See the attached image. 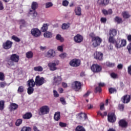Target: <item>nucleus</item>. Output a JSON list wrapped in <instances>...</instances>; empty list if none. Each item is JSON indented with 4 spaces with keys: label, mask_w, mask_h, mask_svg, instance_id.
<instances>
[{
    "label": "nucleus",
    "mask_w": 131,
    "mask_h": 131,
    "mask_svg": "<svg viewBox=\"0 0 131 131\" xmlns=\"http://www.w3.org/2000/svg\"><path fill=\"white\" fill-rule=\"evenodd\" d=\"M89 36L92 38V41L93 42L92 46L94 48H97L100 46L101 43H102V39L99 36H95L94 33H91L90 34Z\"/></svg>",
    "instance_id": "1"
},
{
    "label": "nucleus",
    "mask_w": 131,
    "mask_h": 131,
    "mask_svg": "<svg viewBox=\"0 0 131 131\" xmlns=\"http://www.w3.org/2000/svg\"><path fill=\"white\" fill-rule=\"evenodd\" d=\"M50 113V107L48 105H43L40 107L39 115H46Z\"/></svg>",
    "instance_id": "2"
},
{
    "label": "nucleus",
    "mask_w": 131,
    "mask_h": 131,
    "mask_svg": "<svg viewBox=\"0 0 131 131\" xmlns=\"http://www.w3.org/2000/svg\"><path fill=\"white\" fill-rule=\"evenodd\" d=\"M35 85L37 86H40V85H42L43 83H46L47 81L43 77H40L39 75H38L36 77L35 80Z\"/></svg>",
    "instance_id": "3"
},
{
    "label": "nucleus",
    "mask_w": 131,
    "mask_h": 131,
    "mask_svg": "<svg viewBox=\"0 0 131 131\" xmlns=\"http://www.w3.org/2000/svg\"><path fill=\"white\" fill-rule=\"evenodd\" d=\"M81 63V61L79 59L74 58L70 61L69 65L72 67H79Z\"/></svg>",
    "instance_id": "4"
},
{
    "label": "nucleus",
    "mask_w": 131,
    "mask_h": 131,
    "mask_svg": "<svg viewBox=\"0 0 131 131\" xmlns=\"http://www.w3.org/2000/svg\"><path fill=\"white\" fill-rule=\"evenodd\" d=\"M82 86V84H81V82L77 81H74L72 84V89L76 92H78L79 90H81Z\"/></svg>",
    "instance_id": "5"
},
{
    "label": "nucleus",
    "mask_w": 131,
    "mask_h": 131,
    "mask_svg": "<svg viewBox=\"0 0 131 131\" xmlns=\"http://www.w3.org/2000/svg\"><path fill=\"white\" fill-rule=\"evenodd\" d=\"M91 69L94 73H99V72L102 71V66L98 64H93L91 66Z\"/></svg>",
    "instance_id": "6"
},
{
    "label": "nucleus",
    "mask_w": 131,
    "mask_h": 131,
    "mask_svg": "<svg viewBox=\"0 0 131 131\" xmlns=\"http://www.w3.org/2000/svg\"><path fill=\"white\" fill-rule=\"evenodd\" d=\"M62 76L57 75L53 77V83L55 85H60L62 83Z\"/></svg>",
    "instance_id": "7"
},
{
    "label": "nucleus",
    "mask_w": 131,
    "mask_h": 131,
    "mask_svg": "<svg viewBox=\"0 0 131 131\" xmlns=\"http://www.w3.org/2000/svg\"><path fill=\"white\" fill-rule=\"evenodd\" d=\"M117 117L115 113H111V114H108L107 115V120L108 122H111V123H114L115 121H116Z\"/></svg>",
    "instance_id": "8"
},
{
    "label": "nucleus",
    "mask_w": 131,
    "mask_h": 131,
    "mask_svg": "<svg viewBox=\"0 0 131 131\" xmlns=\"http://www.w3.org/2000/svg\"><path fill=\"white\" fill-rule=\"evenodd\" d=\"M59 63L60 61H59V60H56L55 61V62L49 63L48 66L51 71H55V70H57V67H56V66L59 65Z\"/></svg>",
    "instance_id": "9"
},
{
    "label": "nucleus",
    "mask_w": 131,
    "mask_h": 131,
    "mask_svg": "<svg viewBox=\"0 0 131 131\" xmlns=\"http://www.w3.org/2000/svg\"><path fill=\"white\" fill-rule=\"evenodd\" d=\"M31 33L33 36L34 37H39L40 36V34H41V32L40 30H39L37 28H33L31 30Z\"/></svg>",
    "instance_id": "10"
},
{
    "label": "nucleus",
    "mask_w": 131,
    "mask_h": 131,
    "mask_svg": "<svg viewBox=\"0 0 131 131\" xmlns=\"http://www.w3.org/2000/svg\"><path fill=\"white\" fill-rule=\"evenodd\" d=\"M45 56L47 58L52 59L56 56V52L53 49H50L48 51Z\"/></svg>",
    "instance_id": "11"
},
{
    "label": "nucleus",
    "mask_w": 131,
    "mask_h": 131,
    "mask_svg": "<svg viewBox=\"0 0 131 131\" xmlns=\"http://www.w3.org/2000/svg\"><path fill=\"white\" fill-rule=\"evenodd\" d=\"M130 95H124L121 98V101L124 104H127L130 102Z\"/></svg>",
    "instance_id": "12"
},
{
    "label": "nucleus",
    "mask_w": 131,
    "mask_h": 131,
    "mask_svg": "<svg viewBox=\"0 0 131 131\" xmlns=\"http://www.w3.org/2000/svg\"><path fill=\"white\" fill-rule=\"evenodd\" d=\"M119 126L123 128H126L128 126V123L124 119H121L118 122Z\"/></svg>",
    "instance_id": "13"
},
{
    "label": "nucleus",
    "mask_w": 131,
    "mask_h": 131,
    "mask_svg": "<svg viewBox=\"0 0 131 131\" xmlns=\"http://www.w3.org/2000/svg\"><path fill=\"white\" fill-rule=\"evenodd\" d=\"M74 41L76 43H80L83 41V37L80 34H77L74 37Z\"/></svg>",
    "instance_id": "14"
},
{
    "label": "nucleus",
    "mask_w": 131,
    "mask_h": 131,
    "mask_svg": "<svg viewBox=\"0 0 131 131\" xmlns=\"http://www.w3.org/2000/svg\"><path fill=\"white\" fill-rule=\"evenodd\" d=\"M12 46H13V42L9 40L3 43V48H4L5 50H9V49H11Z\"/></svg>",
    "instance_id": "15"
},
{
    "label": "nucleus",
    "mask_w": 131,
    "mask_h": 131,
    "mask_svg": "<svg viewBox=\"0 0 131 131\" xmlns=\"http://www.w3.org/2000/svg\"><path fill=\"white\" fill-rule=\"evenodd\" d=\"M10 60L14 63H18L20 60V56L16 54H13L10 56Z\"/></svg>",
    "instance_id": "16"
},
{
    "label": "nucleus",
    "mask_w": 131,
    "mask_h": 131,
    "mask_svg": "<svg viewBox=\"0 0 131 131\" xmlns=\"http://www.w3.org/2000/svg\"><path fill=\"white\" fill-rule=\"evenodd\" d=\"M76 118L79 119V120H81L83 118H84V120L88 118V115L85 113H79L77 114L76 115Z\"/></svg>",
    "instance_id": "17"
},
{
    "label": "nucleus",
    "mask_w": 131,
    "mask_h": 131,
    "mask_svg": "<svg viewBox=\"0 0 131 131\" xmlns=\"http://www.w3.org/2000/svg\"><path fill=\"white\" fill-rule=\"evenodd\" d=\"M94 58L96 60H99V61H102L103 60V53L100 52H96Z\"/></svg>",
    "instance_id": "18"
},
{
    "label": "nucleus",
    "mask_w": 131,
    "mask_h": 131,
    "mask_svg": "<svg viewBox=\"0 0 131 131\" xmlns=\"http://www.w3.org/2000/svg\"><path fill=\"white\" fill-rule=\"evenodd\" d=\"M102 14L104 16H108V15H112L113 14V11L112 9H108V10L103 9L101 10Z\"/></svg>",
    "instance_id": "19"
},
{
    "label": "nucleus",
    "mask_w": 131,
    "mask_h": 131,
    "mask_svg": "<svg viewBox=\"0 0 131 131\" xmlns=\"http://www.w3.org/2000/svg\"><path fill=\"white\" fill-rule=\"evenodd\" d=\"M98 4L99 6L106 7V6L109 5V0H98Z\"/></svg>",
    "instance_id": "20"
},
{
    "label": "nucleus",
    "mask_w": 131,
    "mask_h": 131,
    "mask_svg": "<svg viewBox=\"0 0 131 131\" xmlns=\"http://www.w3.org/2000/svg\"><path fill=\"white\" fill-rule=\"evenodd\" d=\"M110 36H116L117 35V30L115 29H111L108 32Z\"/></svg>",
    "instance_id": "21"
},
{
    "label": "nucleus",
    "mask_w": 131,
    "mask_h": 131,
    "mask_svg": "<svg viewBox=\"0 0 131 131\" xmlns=\"http://www.w3.org/2000/svg\"><path fill=\"white\" fill-rule=\"evenodd\" d=\"M19 108V105L15 103H11L10 104V111H14L17 110Z\"/></svg>",
    "instance_id": "22"
},
{
    "label": "nucleus",
    "mask_w": 131,
    "mask_h": 131,
    "mask_svg": "<svg viewBox=\"0 0 131 131\" xmlns=\"http://www.w3.org/2000/svg\"><path fill=\"white\" fill-rule=\"evenodd\" d=\"M32 117V114L30 112H27L23 115V119H30Z\"/></svg>",
    "instance_id": "23"
},
{
    "label": "nucleus",
    "mask_w": 131,
    "mask_h": 131,
    "mask_svg": "<svg viewBox=\"0 0 131 131\" xmlns=\"http://www.w3.org/2000/svg\"><path fill=\"white\" fill-rule=\"evenodd\" d=\"M27 84L28 86H32L34 87L35 86V81L34 82V80L33 79H29L27 82Z\"/></svg>",
    "instance_id": "24"
},
{
    "label": "nucleus",
    "mask_w": 131,
    "mask_h": 131,
    "mask_svg": "<svg viewBox=\"0 0 131 131\" xmlns=\"http://www.w3.org/2000/svg\"><path fill=\"white\" fill-rule=\"evenodd\" d=\"M61 118V115L60 112H57L55 113L54 116V119L55 121H59Z\"/></svg>",
    "instance_id": "25"
},
{
    "label": "nucleus",
    "mask_w": 131,
    "mask_h": 131,
    "mask_svg": "<svg viewBox=\"0 0 131 131\" xmlns=\"http://www.w3.org/2000/svg\"><path fill=\"white\" fill-rule=\"evenodd\" d=\"M43 36L47 38H51L53 37V33L52 32L46 31L44 33Z\"/></svg>",
    "instance_id": "26"
},
{
    "label": "nucleus",
    "mask_w": 131,
    "mask_h": 131,
    "mask_svg": "<svg viewBox=\"0 0 131 131\" xmlns=\"http://www.w3.org/2000/svg\"><path fill=\"white\" fill-rule=\"evenodd\" d=\"M48 29H49V25L48 24H43L40 31L41 32H46L48 31Z\"/></svg>",
    "instance_id": "27"
},
{
    "label": "nucleus",
    "mask_w": 131,
    "mask_h": 131,
    "mask_svg": "<svg viewBox=\"0 0 131 131\" xmlns=\"http://www.w3.org/2000/svg\"><path fill=\"white\" fill-rule=\"evenodd\" d=\"M38 8V4L36 2H33L31 5V9L32 11H36V9Z\"/></svg>",
    "instance_id": "28"
},
{
    "label": "nucleus",
    "mask_w": 131,
    "mask_h": 131,
    "mask_svg": "<svg viewBox=\"0 0 131 131\" xmlns=\"http://www.w3.org/2000/svg\"><path fill=\"white\" fill-rule=\"evenodd\" d=\"M75 13L77 16H81V8L79 7H77L75 9Z\"/></svg>",
    "instance_id": "29"
},
{
    "label": "nucleus",
    "mask_w": 131,
    "mask_h": 131,
    "mask_svg": "<svg viewBox=\"0 0 131 131\" xmlns=\"http://www.w3.org/2000/svg\"><path fill=\"white\" fill-rule=\"evenodd\" d=\"M122 16L124 19H128V18H130V14L127 11H124L122 13Z\"/></svg>",
    "instance_id": "30"
},
{
    "label": "nucleus",
    "mask_w": 131,
    "mask_h": 131,
    "mask_svg": "<svg viewBox=\"0 0 131 131\" xmlns=\"http://www.w3.org/2000/svg\"><path fill=\"white\" fill-rule=\"evenodd\" d=\"M26 57L28 59H31L33 58V52H32V51H28L26 54Z\"/></svg>",
    "instance_id": "31"
},
{
    "label": "nucleus",
    "mask_w": 131,
    "mask_h": 131,
    "mask_svg": "<svg viewBox=\"0 0 131 131\" xmlns=\"http://www.w3.org/2000/svg\"><path fill=\"white\" fill-rule=\"evenodd\" d=\"M108 42H110V43L114 44L115 42H116V40H115L114 37L110 36L108 38Z\"/></svg>",
    "instance_id": "32"
},
{
    "label": "nucleus",
    "mask_w": 131,
    "mask_h": 131,
    "mask_svg": "<svg viewBox=\"0 0 131 131\" xmlns=\"http://www.w3.org/2000/svg\"><path fill=\"white\" fill-rule=\"evenodd\" d=\"M34 87L29 86V88L27 89V93L28 95H31L33 94V92H34V89H33Z\"/></svg>",
    "instance_id": "33"
},
{
    "label": "nucleus",
    "mask_w": 131,
    "mask_h": 131,
    "mask_svg": "<svg viewBox=\"0 0 131 131\" xmlns=\"http://www.w3.org/2000/svg\"><path fill=\"white\" fill-rule=\"evenodd\" d=\"M115 22L117 23L118 24H120V23H122V18L119 16H116L115 18Z\"/></svg>",
    "instance_id": "34"
},
{
    "label": "nucleus",
    "mask_w": 131,
    "mask_h": 131,
    "mask_svg": "<svg viewBox=\"0 0 131 131\" xmlns=\"http://www.w3.org/2000/svg\"><path fill=\"white\" fill-rule=\"evenodd\" d=\"M75 131H86V130H85V128L83 127V126L78 125L75 128Z\"/></svg>",
    "instance_id": "35"
},
{
    "label": "nucleus",
    "mask_w": 131,
    "mask_h": 131,
    "mask_svg": "<svg viewBox=\"0 0 131 131\" xmlns=\"http://www.w3.org/2000/svg\"><path fill=\"white\" fill-rule=\"evenodd\" d=\"M32 13H33L32 17L33 19H35L36 17H37V12H36V10L33 11V10H30L29 12V14H32Z\"/></svg>",
    "instance_id": "36"
},
{
    "label": "nucleus",
    "mask_w": 131,
    "mask_h": 131,
    "mask_svg": "<svg viewBox=\"0 0 131 131\" xmlns=\"http://www.w3.org/2000/svg\"><path fill=\"white\" fill-rule=\"evenodd\" d=\"M5 109V101L0 100V111H3Z\"/></svg>",
    "instance_id": "37"
},
{
    "label": "nucleus",
    "mask_w": 131,
    "mask_h": 131,
    "mask_svg": "<svg viewBox=\"0 0 131 131\" xmlns=\"http://www.w3.org/2000/svg\"><path fill=\"white\" fill-rule=\"evenodd\" d=\"M22 122H23V120L22 119H18L15 122L16 126H20L21 125Z\"/></svg>",
    "instance_id": "38"
},
{
    "label": "nucleus",
    "mask_w": 131,
    "mask_h": 131,
    "mask_svg": "<svg viewBox=\"0 0 131 131\" xmlns=\"http://www.w3.org/2000/svg\"><path fill=\"white\" fill-rule=\"evenodd\" d=\"M25 20L24 19H21L19 20V24L20 25V29H22L23 27H25Z\"/></svg>",
    "instance_id": "39"
},
{
    "label": "nucleus",
    "mask_w": 131,
    "mask_h": 131,
    "mask_svg": "<svg viewBox=\"0 0 131 131\" xmlns=\"http://www.w3.org/2000/svg\"><path fill=\"white\" fill-rule=\"evenodd\" d=\"M106 65L107 67L113 68L114 66H115V63L107 61L106 62Z\"/></svg>",
    "instance_id": "40"
},
{
    "label": "nucleus",
    "mask_w": 131,
    "mask_h": 131,
    "mask_svg": "<svg viewBox=\"0 0 131 131\" xmlns=\"http://www.w3.org/2000/svg\"><path fill=\"white\" fill-rule=\"evenodd\" d=\"M56 39L57 40H60L61 42H63V41H64V38L62 37V36L60 34H57L56 35Z\"/></svg>",
    "instance_id": "41"
},
{
    "label": "nucleus",
    "mask_w": 131,
    "mask_h": 131,
    "mask_svg": "<svg viewBox=\"0 0 131 131\" xmlns=\"http://www.w3.org/2000/svg\"><path fill=\"white\" fill-rule=\"evenodd\" d=\"M12 39H13V40H14V41H16V42H20V38H19L18 37L15 36V35H13L11 37Z\"/></svg>",
    "instance_id": "42"
},
{
    "label": "nucleus",
    "mask_w": 131,
    "mask_h": 131,
    "mask_svg": "<svg viewBox=\"0 0 131 131\" xmlns=\"http://www.w3.org/2000/svg\"><path fill=\"white\" fill-rule=\"evenodd\" d=\"M34 70L35 71H38V72H41V71H42V70H43V69L42 68V67H41L40 66H38V67H34Z\"/></svg>",
    "instance_id": "43"
},
{
    "label": "nucleus",
    "mask_w": 131,
    "mask_h": 131,
    "mask_svg": "<svg viewBox=\"0 0 131 131\" xmlns=\"http://www.w3.org/2000/svg\"><path fill=\"white\" fill-rule=\"evenodd\" d=\"M121 43H120V46H119V47H121V48H122V47H125V46H126V40L125 39H122L121 40Z\"/></svg>",
    "instance_id": "44"
},
{
    "label": "nucleus",
    "mask_w": 131,
    "mask_h": 131,
    "mask_svg": "<svg viewBox=\"0 0 131 131\" xmlns=\"http://www.w3.org/2000/svg\"><path fill=\"white\" fill-rule=\"evenodd\" d=\"M17 92L19 94H21L23 93V92H24V86H19L17 90Z\"/></svg>",
    "instance_id": "45"
},
{
    "label": "nucleus",
    "mask_w": 131,
    "mask_h": 131,
    "mask_svg": "<svg viewBox=\"0 0 131 131\" xmlns=\"http://www.w3.org/2000/svg\"><path fill=\"white\" fill-rule=\"evenodd\" d=\"M20 131H31V127L24 126L22 127Z\"/></svg>",
    "instance_id": "46"
},
{
    "label": "nucleus",
    "mask_w": 131,
    "mask_h": 131,
    "mask_svg": "<svg viewBox=\"0 0 131 131\" xmlns=\"http://www.w3.org/2000/svg\"><path fill=\"white\" fill-rule=\"evenodd\" d=\"M97 114L98 115H100L101 117H104V116H107V112H104L103 114L100 111H98L97 112Z\"/></svg>",
    "instance_id": "47"
},
{
    "label": "nucleus",
    "mask_w": 131,
    "mask_h": 131,
    "mask_svg": "<svg viewBox=\"0 0 131 131\" xmlns=\"http://www.w3.org/2000/svg\"><path fill=\"white\" fill-rule=\"evenodd\" d=\"M108 92L110 94H114V93H116L117 90L115 88H111L108 89Z\"/></svg>",
    "instance_id": "48"
},
{
    "label": "nucleus",
    "mask_w": 131,
    "mask_h": 131,
    "mask_svg": "<svg viewBox=\"0 0 131 131\" xmlns=\"http://www.w3.org/2000/svg\"><path fill=\"white\" fill-rule=\"evenodd\" d=\"M118 109L120 111H123L124 110V104H119L118 105Z\"/></svg>",
    "instance_id": "49"
},
{
    "label": "nucleus",
    "mask_w": 131,
    "mask_h": 131,
    "mask_svg": "<svg viewBox=\"0 0 131 131\" xmlns=\"http://www.w3.org/2000/svg\"><path fill=\"white\" fill-rule=\"evenodd\" d=\"M70 27V26L68 25V24L64 23L61 26L62 29L66 30L68 29V28Z\"/></svg>",
    "instance_id": "50"
},
{
    "label": "nucleus",
    "mask_w": 131,
    "mask_h": 131,
    "mask_svg": "<svg viewBox=\"0 0 131 131\" xmlns=\"http://www.w3.org/2000/svg\"><path fill=\"white\" fill-rule=\"evenodd\" d=\"M102 92V88L101 87L97 86L95 88L94 92L97 93H101Z\"/></svg>",
    "instance_id": "51"
},
{
    "label": "nucleus",
    "mask_w": 131,
    "mask_h": 131,
    "mask_svg": "<svg viewBox=\"0 0 131 131\" xmlns=\"http://www.w3.org/2000/svg\"><path fill=\"white\" fill-rule=\"evenodd\" d=\"M68 5H69V2L67 0H64L62 1V6L63 7H68Z\"/></svg>",
    "instance_id": "52"
},
{
    "label": "nucleus",
    "mask_w": 131,
    "mask_h": 131,
    "mask_svg": "<svg viewBox=\"0 0 131 131\" xmlns=\"http://www.w3.org/2000/svg\"><path fill=\"white\" fill-rule=\"evenodd\" d=\"M51 7H53V3H52L51 2H48L46 4V9L51 8Z\"/></svg>",
    "instance_id": "53"
},
{
    "label": "nucleus",
    "mask_w": 131,
    "mask_h": 131,
    "mask_svg": "<svg viewBox=\"0 0 131 131\" xmlns=\"http://www.w3.org/2000/svg\"><path fill=\"white\" fill-rule=\"evenodd\" d=\"M59 125L60 127H66L67 126V123L60 122L59 123Z\"/></svg>",
    "instance_id": "54"
},
{
    "label": "nucleus",
    "mask_w": 131,
    "mask_h": 131,
    "mask_svg": "<svg viewBox=\"0 0 131 131\" xmlns=\"http://www.w3.org/2000/svg\"><path fill=\"white\" fill-rule=\"evenodd\" d=\"M127 50H128L129 54L131 55V42L127 46Z\"/></svg>",
    "instance_id": "55"
},
{
    "label": "nucleus",
    "mask_w": 131,
    "mask_h": 131,
    "mask_svg": "<svg viewBox=\"0 0 131 131\" xmlns=\"http://www.w3.org/2000/svg\"><path fill=\"white\" fill-rule=\"evenodd\" d=\"M100 22L105 24L107 22V18L106 17H101L100 18Z\"/></svg>",
    "instance_id": "56"
},
{
    "label": "nucleus",
    "mask_w": 131,
    "mask_h": 131,
    "mask_svg": "<svg viewBox=\"0 0 131 131\" xmlns=\"http://www.w3.org/2000/svg\"><path fill=\"white\" fill-rule=\"evenodd\" d=\"M60 101L62 105H66V100H65V98H64V97L60 98Z\"/></svg>",
    "instance_id": "57"
},
{
    "label": "nucleus",
    "mask_w": 131,
    "mask_h": 131,
    "mask_svg": "<svg viewBox=\"0 0 131 131\" xmlns=\"http://www.w3.org/2000/svg\"><path fill=\"white\" fill-rule=\"evenodd\" d=\"M5 75L4 73L0 72V80H2V81L5 80Z\"/></svg>",
    "instance_id": "58"
},
{
    "label": "nucleus",
    "mask_w": 131,
    "mask_h": 131,
    "mask_svg": "<svg viewBox=\"0 0 131 131\" xmlns=\"http://www.w3.org/2000/svg\"><path fill=\"white\" fill-rule=\"evenodd\" d=\"M53 95L55 98L59 97V94L58 93V92H57V91L56 90H53Z\"/></svg>",
    "instance_id": "59"
},
{
    "label": "nucleus",
    "mask_w": 131,
    "mask_h": 131,
    "mask_svg": "<svg viewBox=\"0 0 131 131\" xmlns=\"http://www.w3.org/2000/svg\"><path fill=\"white\" fill-rule=\"evenodd\" d=\"M59 57L61 59H65V58L67 57V54L66 53H61V54L59 55Z\"/></svg>",
    "instance_id": "60"
},
{
    "label": "nucleus",
    "mask_w": 131,
    "mask_h": 131,
    "mask_svg": "<svg viewBox=\"0 0 131 131\" xmlns=\"http://www.w3.org/2000/svg\"><path fill=\"white\" fill-rule=\"evenodd\" d=\"M7 85V83L6 82H0V88H4Z\"/></svg>",
    "instance_id": "61"
},
{
    "label": "nucleus",
    "mask_w": 131,
    "mask_h": 131,
    "mask_svg": "<svg viewBox=\"0 0 131 131\" xmlns=\"http://www.w3.org/2000/svg\"><path fill=\"white\" fill-rule=\"evenodd\" d=\"M7 63L9 66H14V61H13L11 60H8Z\"/></svg>",
    "instance_id": "62"
},
{
    "label": "nucleus",
    "mask_w": 131,
    "mask_h": 131,
    "mask_svg": "<svg viewBox=\"0 0 131 131\" xmlns=\"http://www.w3.org/2000/svg\"><path fill=\"white\" fill-rule=\"evenodd\" d=\"M63 47H64V45L58 46L57 51H59V52H63Z\"/></svg>",
    "instance_id": "63"
},
{
    "label": "nucleus",
    "mask_w": 131,
    "mask_h": 131,
    "mask_svg": "<svg viewBox=\"0 0 131 131\" xmlns=\"http://www.w3.org/2000/svg\"><path fill=\"white\" fill-rule=\"evenodd\" d=\"M127 71H128V74L129 75H131V65L128 67Z\"/></svg>",
    "instance_id": "64"
}]
</instances>
